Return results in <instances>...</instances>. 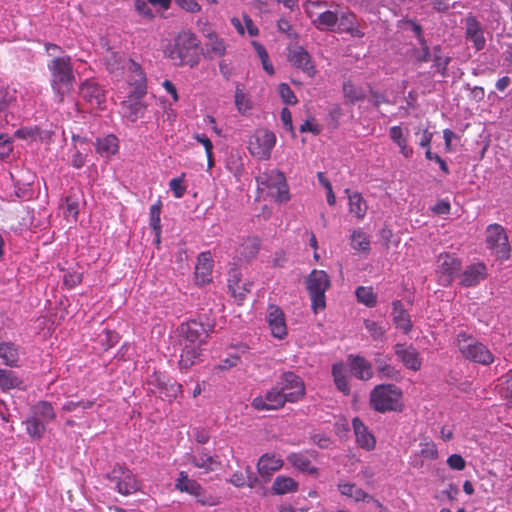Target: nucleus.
<instances>
[{
    "label": "nucleus",
    "instance_id": "nucleus-1",
    "mask_svg": "<svg viewBox=\"0 0 512 512\" xmlns=\"http://www.w3.org/2000/svg\"><path fill=\"white\" fill-rule=\"evenodd\" d=\"M212 330V325L197 319L189 320L178 327L180 344L182 345L179 359L180 369H189L199 359L202 351L201 347L206 344Z\"/></svg>",
    "mask_w": 512,
    "mask_h": 512
},
{
    "label": "nucleus",
    "instance_id": "nucleus-2",
    "mask_svg": "<svg viewBox=\"0 0 512 512\" xmlns=\"http://www.w3.org/2000/svg\"><path fill=\"white\" fill-rule=\"evenodd\" d=\"M50 72V84L55 100L62 103L65 97L74 90L76 81L72 59L69 55L63 54L52 58L47 65Z\"/></svg>",
    "mask_w": 512,
    "mask_h": 512
},
{
    "label": "nucleus",
    "instance_id": "nucleus-3",
    "mask_svg": "<svg viewBox=\"0 0 512 512\" xmlns=\"http://www.w3.org/2000/svg\"><path fill=\"white\" fill-rule=\"evenodd\" d=\"M199 40L197 36L190 31L180 32L174 40L173 47L169 50L168 57L177 66L188 65L191 68L198 65Z\"/></svg>",
    "mask_w": 512,
    "mask_h": 512
},
{
    "label": "nucleus",
    "instance_id": "nucleus-4",
    "mask_svg": "<svg viewBox=\"0 0 512 512\" xmlns=\"http://www.w3.org/2000/svg\"><path fill=\"white\" fill-rule=\"evenodd\" d=\"M402 390L394 384H378L370 392V407L379 413L401 411Z\"/></svg>",
    "mask_w": 512,
    "mask_h": 512
},
{
    "label": "nucleus",
    "instance_id": "nucleus-5",
    "mask_svg": "<svg viewBox=\"0 0 512 512\" xmlns=\"http://www.w3.org/2000/svg\"><path fill=\"white\" fill-rule=\"evenodd\" d=\"M456 342L462 356L470 362L489 366L495 360L493 352L487 345L465 332L457 335Z\"/></svg>",
    "mask_w": 512,
    "mask_h": 512
},
{
    "label": "nucleus",
    "instance_id": "nucleus-6",
    "mask_svg": "<svg viewBox=\"0 0 512 512\" xmlns=\"http://www.w3.org/2000/svg\"><path fill=\"white\" fill-rule=\"evenodd\" d=\"M331 286L329 275L324 270H312L306 278V289L311 300V309L317 314L326 308V291Z\"/></svg>",
    "mask_w": 512,
    "mask_h": 512
},
{
    "label": "nucleus",
    "instance_id": "nucleus-7",
    "mask_svg": "<svg viewBox=\"0 0 512 512\" xmlns=\"http://www.w3.org/2000/svg\"><path fill=\"white\" fill-rule=\"evenodd\" d=\"M258 189L268 190L276 202L284 203L290 199L289 188L283 172L272 169L265 170L256 177Z\"/></svg>",
    "mask_w": 512,
    "mask_h": 512
},
{
    "label": "nucleus",
    "instance_id": "nucleus-8",
    "mask_svg": "<svg viewBox=\"0 0 512 512\" xmlns=\"http://www.w3.org/2000/svg\"><path fill=\"white\" fill-rule=\"evenodd\" d=\"M327 6V2L323 0H308L304 4L307 16L318 30L336 31L340 12L337 10L318 11Z\"/></svg>",
    "mask_w": 512,
    "mask_h": 512
},
{
    "label": "nucleus",
    "instance_id": "nucleus-9",
    "mask_svg": "<svg viewBox=\"0 0 512 512\" xmlns=\"http://www.w3.org/2000/svg\"><path fill=\"white\" fill-rule=\"evenodd\" d=\"M106 479L114 483L115 490L124 496L131 495L141 488V483L133 472L123 465H115L113 469L106 474Z\"/></svg>",
    "mask_w": 512,
    "mask_h": 512
},
{
    "label": "nucleus",
    "instance_id": "nucleus-10",
    "mask_svg": "<svg viewBox=\"0 0 512 512\" xmlns=\"http://www.w3.org/2000/svg\"><path fill=\"white\" fill-rule=\"evenodd\" d=\"M276 144V135L274 132L260 128L256 129L248 141V150L250 154L259 160H268L271 157L272 150Z\"/></svg>",
    "mask_w": 512,
    "mask_h": 512
},
{
    "label": "nucleus",
    "instance_id": "nucleus-11",
    "mask_svg": "<svg viewBox=\"0 0 512 512\" xmlns=\"http://www.w3.org/2000/svg\"><path fill=\"white\" fill-rule=\"evenodd\" d=\"M487 247L495 254L498 259H508L510 256V246L505 229L499 224H491L486 230Z\"/></svg>",
    "mask_w": 512,
    "mask_h": 512
},
{
    "label": "nucleus",
    "instance_id": "nucleus-12",
    "mask_svg": "<svg viewBox=\"0 0 512 512\" xmlns=\"http://www.w3.org/2000/svg\"><path fill=\"white\" fill-rule=\"evenodd\" d=\"M284 393L289 403H296L304 398L306 387L304 381L294 372L288 371L281 375V381L277 385Z\"/></svg>",
    "mask_w": 512,
    "mask_h": 512
},
{
    "label": "nucleus",
    "instance_id": "nucleus-13",
    "mask_svg": "<svg viewBox=\"0 0 512 512\" xmlns=\"http://www.w3.org/2000/svg\"><path fill=\"white\" fill-rule=\"evenodd\" d=\"M287 402L283 391L278 386H274L253 398L251 406L257 411H274L283 408Z\"/></svg>",
    "mask_w": 512,
    "mask_h": 512
},
{
    "label": "nucleus",
    "instance_id": "nucleus-14",
    "mask_svg": "<svg viewBox=\"0 0 512 512\" xmlns=\"http://www.w3.org/2000/svg\"><path fill=\"white\" fill-rule=\"evenodd\" d=\"M287 59L293 67L301 70L308 77L313 78L316 75L317 70L312 57L302 46L290 48Z\"/></svg>",
    "mask_w": 512,
    "mask_h": 512
},
{
    "label": "nucleus",
    "instance_id": "nucleus-15",
    "mask_svg": "<svg viewBox=\"0 0 512 512\" xmlns=\"http://www.w3.org/2000/svg\"><path fill=\"white\" fill-rule=\"evenodd\" d=\"M336 31L339 33H347L353 38L361 39L365 36V32L356 14L349 9L340 12Z\"/></svg>",
    "mask_w": 512,
    "mask_h": 512
},
{
    "label": "nucleus",
    "instance_id": "nucleus-16",
    "mask_svg": "<svg viewBox=\"0 0 512 512\" xmlns=\"http://www.w3.org/2000/svg\"><path fill=\"white\" fill-rule=\"evenodd\" d=\"M267 322L273 337L282 340L288 335L285 314L280 307L268 306Z\"/></svg>",
    "mask_w": 512,
    "mask_h": 512
},
{
    "label": "nucleus",
    "instance_id": "nucleus-17",
    "mask_svg": "<svg viewBox=\"0 0 512 512\" xmlns=\"http://www.w3.org/2000/svg\"><path fill=\"white\" fill-rule=\"evenodd\" d=\"M80 97L92 107L101 108L105 102V93L94 79H87L79 87Z\"/></svg>",
    "mask_w": 512,
    "mask_h": 512
},
{
    "label": "nucleus",
    "instance_id": "nucleus-18",
    "mask_svg": "<svg viewBox=\"0 0 512 512\" xmlns=\"http://www.w3.org/2000/svg\"><path fill=\"white\" fill-rule=\"evenodd\" d=\"M394 351L407 369L415 372L421 369L422 360L418 351L412 345L396 344Z\"/></svg>",
    "mask_w": 512,
    "mask_h": 512
},
{
    "label": "nucleus",
    "instance_id": "nucleus-19",
    "mask_svg": "<svg viewBox=\"0 0 512 512\" xmlns=\"http://www.w3.org/2000/svg\"><path fill=\"white\" fill-rule=\"evenodd\" d=\"M352 427L357 445L366 451L374 450L376 447V438L358 417L352 420Z\"/></svg>",
    "mask_w": 512,
    "mask_h": 512
},
{
    "label": "nucleus",
    "instance_id": "nucleus-20",
    "mask_svg": "<svg viewBox=\"0 0 512 512\" xmlns=\"http://www.w3.org/2000/svg\"><path fill=\"white\" fill-rule=\"evenodd\" d=\"M283 460L274 453L263 454L257 462V472L264 479L271 476L283 467Z\"/></svg>",
    "mask_w": 512,
    "mask_h": 512
},
{
    "label": "nucleus",
    "instance_id": "nucleus-21",
    "mask_svg": "<svg viewBox=\"0 0 512 512\" xmlns=\"http://www.w3.org/2000/svg\"><path fill=\"white\" fill-rule=\"evenodd\" d=\"M461 270L460 261L449 253L440 254L438 257L437 272L445 277V281L450 283L452 278Z\"/></svg>",
    "mask_w": 512,
    "mask_h": 512
},
{
    "label": "nucleus",
    "instance_id": "nucleus-22",
    "mask_svg": "<svg viewBox=\"0 0 512 512\" xmlns=\"http://www.w3.org/2000/svg\"><path fill=\"white\" fill-rule=\"evenodd\" d=\"M213 262L209 252H203L198 256L195 266V278L198 284L205 285L212 280Z\"/></svg>",
    "mask_w": 512,
    "mask_h": 512
},
{
    "label": "nucleus",
    "instance_id": "nucleus-23",
    "mask_svg": "<svg viewBox=\"0 0 512 512\" xmlns=\"http://www.w3.org/2000/svg\"><path fill=\"white\" fill-rule=\"evenodd\" d=\"M348 362L353 375L359 380L368 381L373 377L372 365L364 357L349 355Z\"/></svg>",
    "mask_w": 512,
    "mask_h": 512
},
{
    "label": "nucleus",
    "instance_id": "nucleus-24",
    "mask_svg": "<svg viewBox=\"0 0 512 512\" xmlns=\"http://www.w3.org/2000/svg\"><path fill=\"white\" fill-rule=\"evenodd\" d=\"M187 459L194 467L202 469L204 473L215 470L221 464L217 457L210 455L205 450H200L196 454H188Z\"/></svg>",
    "mask_w": 512,
    "mask_h": 512
},
{
    "label": "nucleus",
    "instance_id": "nucleus-25",
    "mask_svg": "<svg viewBox=\"0 0 512 512\" xmlns=\"http://www.w3.org/2000/svg\"><path fill=\"white\" fill-rule=\"evenodd\" d=\"M392 315L395 326L402 330L404 334H408L412 330V322L409 313L405 310L400 300L392 303Z\"/></svg>",
    "mask_w": 512,
    "mask_h": 512
},
{
    "label": "nucleus",
    "instance_id": "nucleus-26",
    "mask_svg": "<svg viewBox=\"0 0 512 512\" xmlns=\"http://www.w3.org/2000/svg\"><path fill=\"white\" fill-rule=\"evenodd\" d=\"M389 136L391 140L399 147L400 153L405 158L412 157L413 149L408 145V129H403L401 126H392L389 129Z\"/></svg>",
    "mask_w": 512,
    "mask_h": 512
},
{
    "label": "nucleus",
    "instance_id": "nucleus-27",
    "mask_svg": "<svg viewBox=\"0 0 512 512\" xmlns=\"http://www.w3.org/2000/svg\"><path fill=\"white\" fill-rule=\"evenodd\" d=\"M466 36L473 42L476 50L484 48L486 40L483 35V30L479 21L473 16H469L466 19Z\"/></svg>",
    "mask_w": 512,
    "mask_h": 512
},
{
    "label": "nucleus",
    "instance_id": "nucleus-28",
    "mask_svg": "<svg viewBox=\"0 0 512 512\" xmlns=\"http://www.w3.org/2000/svg\"><path fill=\"white\" fill-rule=\"evenodd\" d=\"M96 152L105 158H110L115 155L119 150V140L113 135L109 134L101 138H97L95 142Z\"/></svg>",
    "mask_w": 512,
    "mask_h": 512
},
{
    "label": "nucleus",
    "instance_id": "nucleus-29",
    "mask_svg": "<svg viewBox=\"0 0 512 512\" xmlns=\"http://www.w3.org/2000/svg\"><path fill=\"white\" fill-rule=\"evenodd\" d=\"M486 278V267L482 263L467 267L462 274L461 284L465 287L475 286Z\"/></svg>",
    "mask_w": 512,
    "mask_h": 512
},
{
    "label": "nucleus",
    "instance_id": "nucleus-30",
    "mask_svg": "<svg viewBox=\"0 0 512 512\" xmlns=\"http://www.w3.org/2000/svg\"><path fill=\"white\" fill-rule=\"evenodd\" d=\"M121 106L125 117L131 122L142 118L146 110L145 104L134 98L123 101Z\"/></svg>",
    "mask_w": 512,
    "mask_h": 512
},
{
    "label": "nucleus",
    "instance_id": "nucleus-31",
    "mask_svg": "<svg viewBox=\"0 0 512 512\" xmlns=\"http://www.w3.org/2000/svg\"><path fill=\"white\" fill-rule=\"evenodd\" d=\"M288 462L299 471L307 474H317L318 470L312 465L307 453H291L287 456Z\"/></svg>",
    "mask_w": 512,
    "mask_h": 512
},
{
    "label": "nucleus",
    "instance_id": "nucleus-32",
    "mask_svg": "<svg viewBox=\"0 0 512 512\" xmlns=\"http://www.w3.org/2000/svg\"><path fill=\"white\" fill-rule=\"evenodd\" d=\"M206 37V48L207 52L212 54L214 57H222L226 53V45L222 38H220L214 31L208 30L204 33Z\"/></svg>",
    "mask_w": 512,
    "mask_h": 512
},
{
    "label": "nucleus",
    "instance_id": "nucleus-33",
    "mask_svg": "<svg viewBox=\"0 0 512 512\" xmlns=\"http://www.w3.org/2000/svg\"><path fill=\"white\" fill-rule=\"evenodd\" d=\"M202 486L196 480L189 478L185 471H181L176 480L175 488L180 492L188 493L192 496H199Z\"/></svg>",
    "mask_w": 512,
    "mask_h": 512
},
{
    "label": "nucleus",
    "instance_id": "nucleus-34",
    "mask_svg": "<svg viewBox=\"0 0 512 512\" xmlns=\"http://www.w3.org/2000/svg\"><path fill=\"white\" fill-rule=\"evenodd\" d=\"M338 490L342 495L350 497L356 502H369L370 500H373V496L369 495L353 483H339Z\"/></svg>",
    "mask_w": 512,
    "mask_h": 512
},
{
    "label": "nucleus",
    "instance_id": "nucleus-35",
    "mask_svg": "<svg viewBox=\"0 0 512 512\" xmlns=\"http://www.w3.org/2000/svg\"><path fill=\"white\" fill-rule=\"evenodd\" d=\"M32 416L41 420L45 424L52 422L56 418V413L52 404L48 401H39L32 407Z\"/></svg>",
    "mask_w": 512,
    "mask_h": 512
},
{
    "label": "nucleus",
    "instance_id": "nucleus-36",
    "mask_svg": "<svg viewBox=\"0 0 512 512\" xmlns=\"http://www.w3.org/2000/svg\"><path fill=\"white\" fill-rule=\"evenodd\" d=\"M162 210V201L158 199L151 207H150V218H149V225L152 228L154 234H155V243L157 245L160 244L161 241V214Z\"/></svg>",
    "mask_w": 512,
    "mask_h": 512
},
{
    "label": "nucleus",
    "instance_id": "nucleus-37",
    "mask_svg": "<svg viewBox=\"0 0 512 512\" xmlns=\"http://www.w3.org/2000/svg\"><path fill=\"white\" fill-rule=\"evenodd\" d=\"M298 490V483L288 476H277L272 484V491L276 495L293 493Z\"/></svg>",
    "mask_w": 512,
    "mask_h": 512
},
{
    "label": "nucleus",
    "instance_id": "nucleus-38",
    "mask_svg": "<svg viewBox=\"0 0 512 512\" xmlns=\"http://www.w3.org/2000/svg\"><path fill=\"white\" fill-rule=\"evenodd\" d=\"M332 376L335 386L344 395L350 394V385L345 375V366L343 363H335L332 366Z\"/></svg>",
    "mask_w": 512,
    "mask_h": 512
},
{
    "label": "nucleus",
    "instance_id": "nucleus-39",
    "mask_svg": "<svg viewBox=\"0 0 512 512\" xmlns=\"http://www.w3.org/2000/svg\"><path fill=\"white\" fill-rule=\"evenodd\" d=\"M376 369L378 377L381 379H390L398 381L401 379V373L386 359H376Z\"/></svg>",
    "mask_w": 512,
    "mask_h": 512
},
{
    "label": "nucleus",
    "instance_id": "nucleus-40",
    "mask_svg": "<svg viewBox=\"0 0 512 512\" xmlns=\"http://www.w3.org/2000/svg\"><path fill=\"white\" fill-rule=\"evenodd\" d=\"M348 198L349 212L353 214L357 219H363L367 212V205L362 195L358 192H354L349 194Z\"/></svg>",
    "mask_w": 512,
    "mask_h": 512
},
{
    "label": "nucleus",
    "instance_id": "nucleus-41",
    "mask_svg": "<svg viewBox=\"0 0 512 512\" xmlns=\"http://www.w3.org/2000/svg\"><path fill=\"white\" fill-rule=\"evenodd\" d=\"M0 358L7 366H16L19 359L17 346L11 342L0 343Z\"/></svg>",
    "mask_w": 512,
    "mask_h": 512
},
{
    "label": "nucleus",
    "instance_id": "nucleus-42",
    "mask_svg": "<svg viewBox=\"0 0 512 512\" xmlns=\"http://www.w3.org/2000/svg\"><path fill=\"white\" fill-rule=\"evenodd\" d=\"M124 63V56L115 51H109L105 57V65L107 70L115 75H120L123 72L125 68Z\"/></svg>",
    "mask_w": 512,
    "mask_h": 512
},
{
    "label": "nucleus",
    "instance_id": "nucleus-43",
    "mask_svg": "<svg viewBox=\"0 0 512 512\" xmlns=\"http://www.w3.org/2000/svg\"><path fill=\"white\" fill-rule=\"evenodd\" d=\"M24 424L26 426L27 434L32 439H41L46 431L47 424L32 415L25 420Z\"/></svg>",
    "mask_w": 512,
    "mask_h": 512
},
{
    "label": "nucleus",
    "instance_id": "nucleus-44",
    "mask_svg": "<svg viewBox=\"0 0 512 512\" xmlns=\"http://www.w3.org/2000/svg\"><path fill=\"white\" fill-rule=\"evenodd\" d=\"M351 246L357 252L368 253L370 251L369 237L361 229L354 230L351 234Z\"/></svg>",
    "mask_w": 512,
    "mask_h": 512
},
{
    "label": "nucleus",
    "instance_id": "nucleus-45",
    "mask_svg": "<svg viewBox=\"0 0 512 512\" xmlns=\"http://www.w3.org/2000/svg\"><path fill=\"white\" fill-rule=\"evenodd\" d=\"M22 380L19 379L12 371L0 368V388L2 390H10L20 388Z\"/></svg>",
    "mask_w": 512,
    "mask_h": 512
},
{
    "label": "nucleus",
    "instance_id": "nucleus-46",
    "mask_svg": "<svg viewBox=\"0 0 512 512\" xmlns=\"http://www.w3.org/2000/svg\"><path fill=\"white\" fill-rule=\"evenodd\" d=\"M355 294L358 302L363 303L367 307H374L377 303V296L373 292L372 287L360 286L356 289Z\"/></svg>",
    "mask_w": 512,
    "mask_h": 512
},
{
    "label": "nucleus",
    "instance_id": "nucleus-47",
    "mask_svg": "<svg viewBox=\"0 0 512 512\" xmlns=\"http://www.w3.org/2000/svg\"><path fill=\"white\" fill-rule=\"evenodd\" d=\"M235 105L241 114H245L252 107L248 94L244 92L240 84L236 86L235 90Z\"/></svg>",
    "mask_w": 512,
    "mask_h": 512
},
{
    "label": "nucleus",
    "instance_id": "nucleus-48",
    "mask_svg": "<svg viewBox=\"0 0 512 512\" xmlns=\"http://www.w3.org/2000/svg\"><path fill=\"white\" fill-rule=\"evenodd\" d=\"M343 93L345 100L349 103H355L365 98L363 90L361 88L355 87L350 82H346L343 84Z\"/></svg>",
    "mask_w": 512,
    "mask_h": 512
},
{
    "label": "nucleus",
    "instance_id": "nucleus-49",
    "mask_svg": "<svg viewBox=\"0 0 512 512\" xmlns=\"http://www.w3.org/2000/svg\"><path fill=\"white\" fill-rule=\"evenodd\" d=\"M450 57H442L441 55V47L435 46L433 48V62L434 66L438 73H440L443 77L447 74V68L450 63Z\"/></svg>",
    "mask_w": 512,
    "mask_h": 512
},
{
    "label": "nucleus",
    "instance_id": "nucleus-50",
    "mask_svg": "<svg viewBox=\"0 0 512 512\" xmlns=\"http://www.w3.org/2000/svg\"><path fill=\"white\" fill-rule=\"evenodd\" d=\"M499 393L512 406V370L500 379Z\"/></svg>",
    "mask_w": 512,
    "mask_h": 512
},
{
    "label": "nucleus",
    "instance_id": "nucleus-51",
    "mask_svg": "<svg viewBox=\"0 0 512 512\" xmlns=\"http://www.w3.org/2000/svg\"><path fill=\"white\" fill-rule=\"evenodd\" d=\"M241 282L240 275L236 269L230 271L229 278H228V288L233 295L234 298L238 299L239 301L243 300V292H240L238 289V285Z\"/></svg>",
    "mask_w": 512,
    "mask_h": 512
},
{
    "label": "nucleus",
    "instance_id": "nucleus-52",
    "mask_svg": "<svg viewBox=\"0 0 512 512\" xmlns=\"http://www.w3.org/2000/svg\"><path fill=\"white\" fill-rule=\"evenodd\" d=\"M64 216L67 220L76 221L79 213V204L72 197L65 198Z\"/></svg>",
    "mask_w": 512,
    "mask_h": 512
},
{
    "label": "nucleus",
    "instance_id": "nucleus-53",
    "mask_svg": "<svg viewBox=\"0 0 512 512\" xmlns=\"http://www.w3.org/2000/svg\"><path fill=\"white\" fill-rule=\"evenodd\" d=\"M278 92H279V95L284 103H286L288 105L297 104L298 99L288 84H286V83L279 84Z\"/></svg>",
    "mask_w": 512,
    "mask_h": 512
},
{
    "label": "nucleus",
    "instance_id": "nucleus-54",
    "mask_svg": "<svg viewBox=\"0 0 512 512\" xmlns=\"http://www.w3.org/2000/svg\"><path fill=\"white\" fill-rule=\"evenodd\" d=\"M364 326L374 340H382L384 338L385 329L379 323L373 320H365Z\"/></svg>",
    "mask_w": 512,
    "mask_h": 512
},
{
    "label": "nucleus",
    "instance_id": "nucleus-55",
    "mask_svg": "<svg viewBox=\"0 0 512 512\" xmlns=\"http://www.w3.org/2000/svg\"><path fill=\"white\" fill-rule=\"evenodd\" d=\"M182 386L176 382L165 384L163 386V389L160 391V394L162 397L167 398L168 401H172L173 399L177 398V396L181 393Z\"/></svg>",
    "mask_w": 512,
    "mask_h": 512
},
{
    "label": "nucleus",
    "instance_id": "nucleus-56",
    "mask_svg": "<svg viewBox=\"0 0 512 512\" xmlns=\"http://www.w3.org/2000/svg\"><path fill=\"white\" fill-rule=\"evenodd\" d=\"M185 173L181 176L170 180L169 187L173 192L175 198H182L186 192V187L183 185Z\"/></svg>",
    "mask_w": 512,
    "mask_h": 512
},
{
    "label": "nucleus",
    "instance_id": "nucleus-57",
    "mask_svg": "<svg viewBox=\"0 0 512 512\" xmlns=\"http://www.w3.org/2000/svg\"><path fill=\"white\" fill-rule=\"evenodd\" d=\"M83 280V275L77 271H68L63 276V285L68 289H73Z\"/></svg>",
    "mask_w": 512,
    "mask_h": 512
},
{
    "label": "nucleus",
    "instance_id": "nucleus-58",
    "mask_svg": "<svg viewBox=\"0 0 512 512\" xmlns=\"http://www.w3.org/2000/svg\"><path fill=\"white\" fill-rule=\"evenodd\" d=\"M94 404L95 400L68 401L62 406V409L66 412H73L78 408L86 410L92 408Z\"/></svg>",
    "mask_w": 512,
    "mask_h": 512
},
{
    "label": "nucleus",
    "instance_id": "nucleus-59",
    "mask_svg": "<svg viewBox=\"0 0 512 512\" xmlns=\"http://www.w3.org/2000/svg\"><path fill=\"white\" fill-rule=\"evenodd\" d=\"M421 450L420 455L429 460H434L438 457V450L434 442L425 441L420 443Z\"/></svg>",
    "mask_w": 512,
    "mask_h": 512
},
{
    "label": "nucleus",
    "instance_id": "nucleus-60",
    "mask_svg": "<svg viewBox=\"0 0 512 512\" xmlns=\"http://www.w3.org/2000/svg\"><path fill=\"white\" fill-rule=\"evenodd\" d=\"M119 334L113 330H104V338H101V343L105 350L114 347L119 342Z\"/></svg>",
    "mask_w": 512,
    "mask_h": 512
},
{
    "label": "nucleus",
    "instance_id": "nucleus-61",
    "mask_svg": "<svg viewBox=\"0 0 512 512\" xmlns=\"http://www.w3.org/2000/svg\"><path fill=\"white\" fill-rule=\"evenodd\" d=\"M301 133L310 132L314 135H318L322 131L321 125H319L314 118L307 119L304 123L300 125L299 128Z\"/></svg>",
    "mask_w": 512,
    "mask_h": 512
},
{
    "label": "nucleus",
    "instance_id": "nucleus-62",
    "mask_svg": "<svg viewBox=\"0 0 512 512\" xmlns=\"http://www.w3.org/2000/svg\"><path fill=\"white\" fill-rule=\"evenodd\" d=\"M194 497L202 506H216L220 503L217 497L207 494L202 487L200 488L199 496Z\"/></svg>",
    "mask_w": 512,
    "mask_h": 512
},
{
    "label": "nucleus",
    "instance_id": "nucleus-63",
    "mask_svg": "<svg viewBox=\"0 0 512 512\" xmlns=\"http://www.w3.org/2000/svg\"><path fill=\"white\" fill-rule=\"evenodd\" d=\"M448 466L457 471H462L466 467V461L460 454H452L447 459Z\"/></svg>",
    "mask_w": 512,
    "mask_h": 512
},
{
    "label": "nucleus",
    "instance_id": "nucleus-64",
    "mask_svg": "<svg viewBox=\"0 0 512 512\" xmlns=\"http://www.w3.org/2000/svg\"><path fill=\"white\" fill-rule=\"evenodd\" d=\"M135 9L144 18L152 19L154 17V13L152 9L149 7L146 0H135Z\"/></svg>",
    "mask_w": 512,
    "mask_h": 512
}]
</instances>
